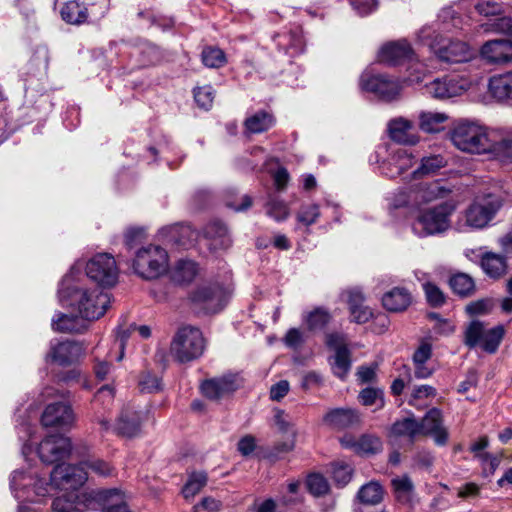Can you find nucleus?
Here are the masks:
<instances>
[{
	"instance_id": "2eb2a0df",
	"label": "nucleus",
	"mask_w": 512,
	"mask_h": 512,
	"mask_svg": "<svg viewBox=\"0 0 512 512\" xmlns=\"http://www.w3.org/2000/svg\"><path fill=\"white\" fill-rule=\"evenodd\" d=\"M75 421V415L70 405L57 402L49 404L41 417L44 427L70 428Z\"/></svg>"
},
{
	"instance_id": "6e6552de",
	"label": "nucleus",
	"mask_w": 512,
	"mask_h": 512,
	"mask_svg": "<svg viewBox=\"0 0 512 512\" xmlns=\"http://www.w3.org/2000/svg\"><path fill=\"white\" fill-rule=\"evenodd\" d=\"M455 210L450 202L441 203L435 207L420 212L413 225V231L420 237L441 233L450 225L449 217Z\"/></svg>"
},
{
	"instance_id": "bf43d9fd",
	"label": "nucleus",
	"mask_w": 512,
	"mask_h": 512,
	"mask_svg": "<svg viewBox=\"0 0 512 512\" xmlns=\"http://www.w3.org/2000/svg\"><path fill=\"white\" fill-rule=\"evenodd\" d=\"M475 9L480 15L488 17L500 14L502 6L493 0H479L475 4Z\"/></svg>"
},
{
	"instance_id": "412c9836",
	"label": "nucleus",
	"mask_w": 512,
	"mask_h": 512,
	"mask_svg": "<svg viewBox=\"0 0 512 512\" xmlns=\"http://www.w3.org/2000/svg\"><path fill=\"white\" fill-rule=\"evenodd\" d=\"M413 165L412 155L403 148L392 152L381 164V173L389 178H396Z\"/></svg>"
},
{
	"instance_id": "393cba45",
	"label": "nucleus",
	"mask_w": 512,
	"mask_h": 512,
	"mask_svg": "<svg viewBox=\"0 0 512 512\" xmlns=\"http://www.w3.org/2000/svg\"><path fill=\"white\" fill-rule=\"evenodd\" d=\"M488 91L492 98L498 102L512 100V71L491 77L488 83Z\"/></svg>"
},
{
	"instance_id": "a19ab883",
	"label": "nucleus",
	"mask_w": 512,
	"mask_h": 512,
	"mask_svg": "<svg viewBox=\"0 0 512 512\" xmlns=\"http://www.w3.org/2000/svg\"><path fill=\"white\" fill-rule=\"evenodd\" d=\"M351 368V354L348 348H341L333 357L332 370L335 376L344 379Z\"/></svg>"
},
{
	"instance_id": "9d476101",
	"label": "nucleus",
	"mask_w": 512,
	"mask_h": 512,
	"mask_svg": "<svg viewBox=\"0 0 512 512\" xmlns=\"http://www.w3.org/2000/svg\"><path fill=\"white\" fill-rule=\"evenodd\" d=\"M361 90L373 93L384 101L394 100L400 92V85L385 75H374L364 71L359 80Z\"/></svg>"
},
{
	"instance_id": "ea45409f",
	"label": "nucleus",
	"mask_w": 512,
	"mask_h": 512,
	"mask_svg": "<svg viewBox=\"0 0 512 512\" xmlns=\"http://www.w3.org/2000/svg\"><path fill=\"white\" fill-rule=\"evenodd\" d=\"M446 165L445 159L441 155H432L424 157L421 160L420 166L413 171L414 178L431 175Z\"/></svg>"
},
{
	"instance_id": "f03ea898",
	"label": "nucleus",
	"mask_w": 512,
	"mask_h": 512,
	"mask_svg": "<svg viewBox=\"0 0 512 512\" xmlns=\"http://www.w3.org/2000/svg\"><path fill=\"white\" fill-rule=\"evenodd\" d=\"M64 279L59 289L61 302L76 306L79 314L86 320H96L103 316L110 305V296L99 288L89 290L83 287H71Z\"/></svg>"
},
{
	"instance_id": "b1692460",
	"label": "nucleus",
	"mask_w": 512,
	"mask_h": 512,
	"mask_svg": "<svg viewBox=\"0 0 512 512\" xmlns=\"http://www.w3.org/2000/svg\"><path fill=\"white\" fill-rule=\"evenodd\" d=\"M413 203L415 206L427 204L439 198H444L450 192L439 181L424 182L413 189Z\"/></svg>"
},
{
	"instance_id": "4468645a",
	"label": "nucleus",
	"mask_w": 512,
	"mask_h": 512,
	"mask_svg": "<svg viewBox=\"0 0 512 512\" xmlns=\"http://www.w3.org/2000/svg\"><path fill=\"white\" fill-rule=\"evenodd\" d=\"M420 436H431L434 442L443 446L448 441V432L443 426L442 412L438 408L430 409L425 416L418 421Z\"/></svg>"
},
{
	"instance_id": "aec40b11",
	"label": "nucleus",
	"mask_w": 512,
	"mask_h": 512,
	"mask_svg": "<svg viewBox=\"0 0 512 512\" xmlns=\"http://www.w3.org/2000/svg\"><path fill=\"white\" fill-rule=\"evenodd\" d=\"M388 438L391 441L405 439L409 444H413L417 437L420 436V427L418 420L411 413L408 417L397 419L389 428Z\"/></svg>"
},
{
	"instance_id": "39448f33",
	"label": "nucleus",
	"mask_w": 512,
	"mask_h": 512,
	"mask_svg": "<svg viewBox=\"0 0 512 512\" xmlns=\"http://www.w3.org/2000/svg\"><path fill=\"white\" fill-rule=\"evenodd\" d=\"M502 206L503 198L499 195L488 194L477 198L463 212L460 229L479 230L487 227Z\"/></svg>"
},
{
	"instance_id": "052dcab7",
	"label": "nucleus",
	"mask_w": 512,
	"mask_h": 512,
	"mask_svg": "<svg viewBox=\"0 0 512 512\" xmlns=\"http://www.w3.org/2000/svg\"><path fill=\"white\" fill-rule=\"evenodd\" d=\"M486 31H493L498 33L512 34V18L511 17H498L491 20L486 24Z\"/></svg>"
},
{
	"instance_id": "4c0bfd02",
	"label": "nucleus",
	"mask_w": 512,
	"mask_h": 512,
	"mask_svg": "<svg viewBox=\"0 0 512 512\" xmlns=\"http://www.w3.org/2000/svg\"><path fill=\"white\" fill-rule=\"evenodd\" d=\"M451 289L462 297H467L475 291V282L466 273H457L451 276L449 280Z\"/></svg>"
},
{
	"instance_id": "c756f323",
	"label": "nucleus",
	"mask_w": 512,
	"mask_h": 512,
	"mask_svg": "<svg viewBox=\"0 0 512 512\" xmlns=\"http://www.w3.org/2000/svg\"><path fill=\"white\" fill-rule=\"evenodd\" d=\"M332 313L323 306L315 307L313 310L302 315V321L310 332L324 330L332 321Z\"/></svg>"
},
{
	"instance_id": "72a5a7b5",
	"label": "nucleus",
	"mask_w": 512,
	"mask_h": 512,
	"mask_svg": "<svg viewBox=\"0 0 512 512\" xmlns=\"http://www.w3.org/2000/svg\"><path fill=\"white\" fill-rule=\"evenodd\" d=\"M198 273L197 264L192 260H179L172 272V279L178 284L190 283Z\"/></svg>"
},
{
	"instance_id": "e2e57ef3",
	"label": "nucleus",
	"mask_w": 512,
	"mask_h": 512,
	"mask_svg": "<svg viewBox=\"0 0 512 512\" xmlns=\"http://www.w3.org/2000/svg\"><path fill=\"white\" fill-rule=\"evenodd\" d=\"M81 464L85 470L90 469L99 476H107L111 472V468L108 463L100 459H87L82 461Z\"/></svg>"
},
{
	"instance_id": "c03bdc74",
	"label": "nucleus",
	"mask_w": 512,
	"mask_h": 512,
	"mask_svg": "<svg viewBox=\"0 0 512 512\" xmlns=\"http://www.w3.org/2000/svg\"><path fill=\"white\" fill-rule=\"evenodd\" d=\"M359 401L364 406L376 405V410L382 409L385 405L384 392L379 388L367 387L359 393Z\"/></svg>"
},
{
	"instance_id": "f8f14e48",
	"label": "nucleus",
	"mask_w": 512,
	"mask_h": 512,
	"mask_svg": "<svg viewBox=\"0 0 512 512\" xmlns=\"http://www.w3.org/2000/svg\"><path fill=\"white\" fill-rule=\"evenodd\" d=\"M242 386L241 378L236 374H227L205 380L201 384L203 395L214 401L231 396Z\"/></svg>"
},
{
	"instance_id": "dca6fc26",
	"label": "nucleus",
	"mask_w": 512,
	"mask_h": 512,
	"mask_svg": "<svg viewBox=\"0 0 512 512\" xmlns=\"http://www.w3.org/2000/svg\"><path fill=\"white\" fill-rule=\"evenodd\" d=\"M481 57L489 64H504L512 61V40L496 39L484 43Z\"/></svg>"
},
{
	"instance_id": "864d4df0",
	"label": "nucleus",
	"mask_w": 512,
	"mask_h": 512,
	"mask_svg": "<svg viewBox=\"0 0 512 512\" xmlns=\"http://www.w3.org/2000/svg\"><path fill=\"white\" fill-rule=\"evenodd\" d=\"M320 216L319 206L310 204L302 206L297 214V220L306 226L314 224Z\"/></svg>"
},
{
	"instance_id": "423d86ee",
	"label": "nucleus",
	"mask_w": 512,
	"mask_h": 512,
	"mask_svg": "<svg viewBox=\"0 0 512 512\" xmlns=\"http://www.w3.org/2000/svg\"><path fill=\"white\" fill-rule=\"evenodd\" d=\"M419 38L430 46L436 56L443 62L462 63L469 61L473 56V52L465 42L449 40L446 44H441L444 39L436 34L431 27L422 28L419 32Z\"/></svg>"
},
{
	"instance_id": "6e6d98bb",
	"label": "nucleus",
	"mask_w": 512,
	"mask_h": 512,
	"mask_svg": "<svg viewBox=\"0 0 512 512\" xmlns=\"http://www.w3.org/2000/svg\"><path fill=\"white\" fill-rule=\"evenodd\" d=\"M342 299H345L349 309L357 308V306L364 304L365 296L360 287H351L343 290L340 294Z\"/></svg>"
},
{
	"instance_id": "4d7b16f0",
	"label": "nucleus",
	"mask_w": 512,
	"mask_h": 512,
	"mask_svg": "<svg viewBox=\"0 0 512 512\" xmlns=\"http://www.w3.org/2000/svg\"><path fill=\"white\" fill-rule=\"evenodd\" d=\"M491 152L502 154L512 160V133L505 136L496 133V143Z\"/></svg>"
},
{
	"instance_id": "c85d7f7f",
	"label": "nucleus",
	"mask_w": 512,
	"mask_h": 512,
	"mask_svg": "<svg viewBox=\"0 0 512 512\" xmlns=\"http://www.w3.org/2000/svg\"><path fill=\"white\" fill-rule=\"evenodd\" d=\"M61 18L68 24L81 25L88 22V7L85 2L70 0L60 10Z\"/></svg>"
},
{
	"instance_id": "473e14b6",
	"label": "nucleus",
	"mask_w": 512,
	"mask_h": 512,
	"mask_svg": "<svg viewBox=\"0 0 512 512\" xmlns=\"http://www.w3.org/2000/svg\"><path fill=\"white\" fill-rule=\"evenodd\" d=\"M384 490L377 481H370L359 489L357 499L366 505H377L383 500Z\"/></svg>"
},
{
	"instance_id": "603ef678",
	"label": "nucleus",
	"mask_w": 512,
	"mask_h": 512,
	"mask_svg": "<svg viewBox=\"0 0 512 512\" xmlns=\"http://www.w3.org/2000/svg\"><path fill=\"white\" fill-rule=\"evenodd\" d=\"M423 290L430 306L437 308L441 307L446 302L444 293L436 284L426 282L423 284Z\"/></svg>"
},
{
	"instance_id": "5701e85b",
	"label": "nucleus",
	"mask_w": 512,
	"mask_h": 512,
	"mask_svg": "<svg viewBox=\"0 0 512 512\" xmlns=\"http://www.w3.org/2000/svg\"><path fill=\"white\" fill-rule=\"evenodd\" d=\"M389 137L404 145H415L419 138L413 133V123L403 117L391 119L388 123Z\"/></svg>"
},
{
	"instance_id": "7c9ffc66",
	"label": "nucleus",
	"mask_w": 512,
	"mask_h": 512,
	"mask_svg": "<svg viewBox=\"0 0 512 512\" xmlns=\"http://www.w3.org/2000/svg\"><path fill=\"white\" fill-rule=\"evenodd\" d=\"M53 329L63 333H82L87 329L86 319L81 315L62 314L52 322Z\"/></svg>"
},
{
	"instance_id": "0e129e2a",
	"label": "nucleus",
	"mask_w": 512,
	"mask_h": 512,
	"mask_svg": "<svg viewBox=\"0 0 512 512\" xmlns=\"http://www.w3.org/2000/svg\"><path fill=\"white\" fill-rule=\"evenodd\" d=\"M100 346L96 348V363L94 366V372L99 380H105L111 371V362L107 359H100Z\"/></svg>"
},
{
	"instance_id": "a878e982",
	"label": "nucleus",
	"mask_w": 512,
	"mask_h": 512,
	"mask_svg": "<svg viewBox=\"0 0 512 512\" xmlns=\"http://www.w3.org/2000/svg\"><path fill=\"white\" fill-rule=\"evenodd\" d=\"M411 302V293L404 287H394L382 296V304L390 312L405 311Z\"/></svg>"
},
{
	"instance_id": "1a4fd4ad",
	"label": "nucleus",
	"mask_w": 512,
	"mask_h": 512,
	"mask_svg": "<svg viewBox=\"0 0 512 512\" xmlns=\"http://www.w3.org/2000/svg\"><path fill=\"white\" fill-rule=\"evenodd\" d=\"M86 274L102 287H111L118 279V268L114 257L108 253H99L86 265Z\"/></svg>"
},
{
	"instance_id": "13d9d810",
	"label": "nucleus",
	"mask_w": 512,
	"mask_h": 512,
	"mask_svg": "<svg viewBox=\"0 0 512 512\" xmlns=\"http://www.w3.org/2000/svg\"><path fill=\"white\" fill-rule=\"evenodd\" d=\"M267 214L277 221H282L289 216V208L283 201L272 199L268 203Z\"/></svg>"
},
{
	"instance_id": "e433bc0d",
	"label": "nucleus",
	"mask_w": 512,
	"mask_h": 512,
	"mask_svg": "<svg viewBox=\"0 0 512 512\" xmlns=\"http://www.w3.org/2000/svg\"><path fill=\"white\" fill-rule=\"evenodd\" d=\"M383 449L381 439L373 434H363L357 439V454L361 456H371L378 454Z\"/></svg>"
},
{
	"instance_id": "09e8293b",
	"label": "nucleus",
	"mask_w": 512,
	"mask_h": 512,
	"mask_svg": "<svg viewBox=\"0 0 512 512\" xmlns=\"http://www.w3.org/2000/svg\"><path fill=\"white\" fill-rule=\"evenodd\" d=\"M88 22H96L102 19L109 9V0H87Z\"/></svg>"
},
{
	"instance_id": "9b49d317",
	"label": "nucleus",
	"mask_w": 512,
	"mask_h": 512,
	"mask_svg": "<svg viewBox=\"0 0 512 512\" xmlns=\"http://www.w3.org/2000/svg\"><path fill=\"white\" fill-rule=\"evenodd\" d=\"M191 301L207 312L220 311L227 300L226 291L219 284H205L197 287L190 295Z\"/></svg>"
},
{
	"instance_id": "c9c22d12",
	"label": "nucleus",
	"mask_w": 512,
	"mask_h": 512,
	"mask_svg": "<svg viewBox=\"0 0 512 512\" xmlns=\"http://www.w3.org/2000/svg\"><path fill=\"white\" fill-rule=\"evenodd\" d=\"M100 499L108 504L103 512H130L119 489H107L99 493Z\"/></svg>"
},
{
	"instance_id": "de8ad7c7",
	"label": "nucleus",
	"mask_w": 512,
	"mask_h": 512,
	"mask_svg": "<svg viewBox=\"0 0 512 512\" xmlns=\"http://www.w3.org/2000/svg\"><path fill=\"white\" fill-rule=\"evenodd\" d=\"M306 486L308 491L316 497L325 495L329 491L328 481L319 473H312L308 475Z\"/></svg>"
},
{
	"instance_id": "8fccbe9b",
	"label": "nucleus",
	"mask_w": 512,
	"mask_h": 512,
	"mask_svg": "<svg viewBox=\"0 0 512 512\" xmlns=\"http://www.w3.org/2000/svg\"><path fill=\"white\" fill-rule=\"evenodd\" d=\"M215 91L212 86L205 85L194 89V99L198 107L209 110L213 105Z\"/></svg>"
},
{
	"instance_id": "bb28decb",
	"label": "nucleus",
	"mask_w": 512,
	"mask_h": 512,
	"mask_svg": "<svg viewBox=\"0 0 512 512\" xmlns=\"http://www.w3.org/2000/svg\"><path fill=\"white\" fill-rule=\"evenodd\" d=\"M484 273L493 279H499L507 274L508 265L504 256L493 252H486L480 261Z\"/></svg>"
},
{
	"instance_id": "cd10ccee",
	"label": "nucleus",
	"mask_w": 512,
	"mask_h": 512,
	"mask_svg": "<svg viewBox=\"0 0 512 512\" xmlns=\"http://www.w3.org/2000/svg\"><path fill=\"white\" fill-rule=\"evenodd\" d=\"M142 421L138 412H123L117 421L115 431L126 438L137 437L141 432Z\"/></svg>"
},
{
	"instance_id": "79ce46f5",
	"label": "nucleus",
	"mask_w": 512,
	"mask_h": 512,
	"mask_svg": "<svg viewBox=\"0 0 512 512\" xmlns=\"http://www.w3.org/2000/svg\"><path fill=\"white\" fill-rule=\"evenodd\" d=\"M486 329L484 324L480 321H472L464 332V343L469 348H474L478 345L481 346Z\"/></svg>"
},
{
	"instance_id": "7ed1b4c3",
	"label": "nucleus",
	"mask_w": 512,
	"mask_h": 512,
	"mask_svg": "<svg viewBox=\"0 0 512 512\" xmlns=\"http://www.w3.org/2000/svg\"><path fill=\"white\" fill-rule=\"evenodd\" d=\"M451 141L461 151L487 153L496 143V132L470 121L459 122L451 131Z\"/></svg>"
},
{
	"instance_id": "f257e3e1",
	"label": "nucleus",
	"mask_w": 512,
	"mask_h": 512,
	"mask_svg": "<svg viewBox=\"0 0 512 512\" xmlns=\"http://www.w3.org/2000/svg\"><path fill=\"white\" fill-rule=\"evenodd\" d=\"M88 473L80 463L79 465H57L51 472L50 485L60 490H71L56 497L52 503L53 512H82L84 503L75 493L87 480Z\"/></svg>"
},
{
	"instance_id": "58836bf2",
	"label": "nucleus",
	"mask_w": 512,
	"mask_h": 512,
	"mask_svg": "<svg viewBox=\"0 0 512 512\" xmlns=\"http://www.w3.org/2000/svg\"><path fill=\"white\" fill-rule=\"evenodd\" d=\"M397 500L400 503L407 504L411 502L414 485L408 476H402L391 481Z\"/></svg>"
},
{
	"instance_id": "774afa93",
	"label": "nucleus",
	"mask_w": 512,
	"mask_h": 512,
	"mask_svg": "<svg viewBox=\"0 0 512 512\" xmlns=\"http://www.w3.org/2000/svg\"><path fill=\"white\" fill-rule=\"evenodd\" d=\"M353 9L361 16H365L376 10L377 0H349Z\"/></svg>"
},
{
	"instance_id": "69168bd1",
	"label": "nucleus",
	"mask_w": 512,
	"mask_h": 512,
	"mask_svg": "<svg viewBox=\"0 0 512 512\" xmlns=\"http://www.w3.org/2000/svg\"><path fill=\"white\" fill-rule=\"evenodd\" d=\"M145 239V231L143 228H129L125 233V245L128 249H133L141 244Z\"/></svg>"
},
{
	"instance_id": "f3484780",
	"label": "nucleus",
	"mask_w": 512,
	"mask_h": 512,
	"mask_svg": "<svg viewBox=\"0 0 512 512\" xmlns=\"http://www.w3.org/2000/svg\"><path fill=\"white\" fill-rule=\"evenodd\" d=\"M412 58L413 50L406 40L388 42L378 53L379 61L388 65H398Z\"/></svg>"
},
{
	"instance_id": "0eeeda50",
	"label": "nucleus",
	"mask_w": 512,
	"mask_h": 512,
	"mask_svg": "<svg viewBox=\"0 0 512 512\" xmlns=\"http://www.w3.org/2000/svg\"><path fill=\"white\" fill-rule=\"evenodd\" d=\"M168 268V254L160 246L149 245L136 252L133 269L146 280L158 278Z\"/></svg>"
},
{
	"instance_id": "f704fd0d",
	"label": "nucleus",
	"mask_w": 512,
	"mask_h": 512,
	"mask_svg": "<svg viewBox=\"0 0 512 512\" xmlns=\"http://www.w3.org/2000/svg\"><path fill=\"white\" fill-rule=\"evenodd\" d=\"M447 115L439 112H421L419 115V127L427 133H436L442 129V124L447 120Z\"/></svg>"
},
{
	"instance_id": "338daca9",
	"label": "nucleus",
	"mask_w": 512,
	"mask_h": 512,
	"mask_svg": "<svg viewBox=\"0 0 512 512\" xmlns=\"http://www.w3.org/2000/svg\"><path fill=\"white\" fill-rule=\"evenodd\" d=\"M351 321L364 324L373 316L371 309L364 304L357 306V308H350Z\"/></svg>"
},
{
	"instance_id": "6ab92c4d",
	"label": "nucleus",
	"mask_w": 512,
	"mask_h": 512,
	"mask_svg": "<svg viewBox=\"0 0 512 512\" xmlns=\"http://www.w3.org/2000/svg\"><path fill=\"white\" fill-rule=\"evenodd\" d=\"M84 348L79 342L63 341L55 345H51L48 356L51 360L61 366H68L83 355Z\"/></svg>"
},
{
	"instance_id": "3c124183",
	"label": "nucleus",
	"mask_w": 512,
	"mask_h": 512,
	"mask_svg": "<svg viewBox=\"0 0 512 512\" xmlns=\"http://www.w3.org/2000/svg\"><path fill=\"white\" fill-rule=\"evenodd\" d=\"M204 232L206 237H219L220 245L222 248H228L231 245V240L228 237L227 227L221 222L217 221L209 224L208 226H206Z\"/></svg>"
},
{
	"instance_id": "680f3d73",
	"label": "nucleus",
	"mask_w": 512,
	"mask_h": 512,
	"mask_svg": "<svg viewBox=\"0 0 512 512\" xmlns=\"http://www.w3.org/2000/svg\"><path fill=\"white\" fill-rule=\"evenodd\" d=\"M139 386L143 392H157L161 389V379L150 372H146L141 376Z\"/></svg>"
},
{
	"instance_id": "5fc2aeb1",
	"label": "nucleus",
	"mask_w": 512,
	"mask_h": 512,
	"mask_svg": "<svg viewBox=\"0 0 512 512\" xmlns=\"http://www.w3.org/2000/svg\"><path fill=\"white\" fill-rule=\"evenodd\" d=\"M352 472L353 469L346 463L333 464L332 476L338 485L345 486L351 480Z\"/></svg>"
},
{
	"instance_id": "37998d69",
	"label": "nucleus",
	"mask_w": 512,
	"mask_h": 512,
	"mask_svg": "<svg viewBox=\"0 0 512 512\" xmlns=\"http://www.w3.org/2000/svg\"><path fill=\"white\" fill-rule=\"evenodd\" d=\"M207 483V475L205 472H194L192 473L184 487L182 488V494L184 498H193Z\"/></svg>"
},
{
	"instance_id": "ddd939ff",
	"label": "nucleus",
	"mask_w": 512,
	"mask_h": 512,
	"mask_svg": "<svg viewBox=\"0 0 512 512\" xmlns=\"http://www.w3.org/2000/svg\"><path fill=\"white\" fill-rule=\"evenodd\" d=\"M72 444L68 437L60 434L47 436L38 447V455L42 462L53 464L71 453Z\"/></svg>"
},
{
	"instance_id": "a18cd8bd",
	"label": "nucleus",
	"mask_w": 512,
	"mask_h": 512,
	"mask_svg": "<svg viewBox=\"0 0 512 512\" xmlns=\"http://www.w3.org/2000/svg\"><path fill=\"white\" fill-rule=\"evenodd\" d=\"M504 336V328L497 326L486 330L481 347L488 353H495Z\"/></svg>"
},
{
	"instance_id": "49530a36",
	"label": "nucleus",
	"mask_w": 512,
	"mask_h": 512,
	"mask_svg": "<svg viewBox=\"0 0 512 512\" xmlns=\"http://www.w3.org/2000/svg\"><path fill=\"white\" fill-rule=\"evenodd\" d=\"M202 62L209 68H220L226 63V56L219 48L206 47L202 51Z\"/></svg>"
},
{
	"instance_id": "4be33fe9",
	"label": "nucleus",
	"mask_w": 512,
	"mask_h": 512,
	"mask_svg": "<svg viewBox=\"0 0 512 512\" xmlns=\"http://www.w3.org/2000/svg\"><path fill=\"white\" fill-rule=\"evenodd\" d=\"M361 421L357 410L351 408H334L323 416V423L335 430H343Z\"/></svg>"
},
{
	"instance_id": "20e7f679",
	"label": "nucleus",
	"mask_w": 512,
	"mask_h": 512,
	"mask_svg": "<svg viewBox=\"0 0 512 512\" xmlns=\"http://www.w3.org/2000/svg\"><path fill=\"white\" fill-rule=\"evenodd\" d=\"M206 341L202 331L194 326H183L178 329L170 346L172 357L180 363L198 359L204 352Z\"/></svg>"
},
{
	"instance_id": "2f4dec72",
	"label": "nucleus",
	"mask_w": 512,
	"mask_h": 512,
	"mask_svg": "<svg viewBox=\"0 0 512 512\" xmlns=\"http://www.w3.org/2000/svg\"><path fill=\"white\" fill-rule=\"evenodd\" d=\"M274 117L266 111H259L254 115L248 117L244 126L247 132L252 134H259L267 131L274 125Z\"/></svg>"
},
{
	"instance_id": "a211bd4d",
	"label": "nucleus",
	"mask_w": 512,
	"mask_h": 512,
	"mask_svg": "<svg viewBox=\"0 0 512 512\" xmlns=\"http://www.w3.org/2000/svg\"><path fill=\"white\" fill-rule=\"evenodd\" d=\"M427 92L434 98L444 100L461 95L466 90V84L456 77L435 79L426 85Z\"/></svg>"
}]
</instances>
